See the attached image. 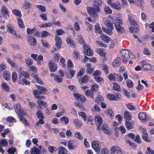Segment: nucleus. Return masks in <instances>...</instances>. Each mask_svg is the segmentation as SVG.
<instances>
[{
  "mask_svg": "<svg viewBox=\"0 0 154 154\" xmlns=\"http://www.w3.org/2000/svg\"><path fill=\"white\" fill-rule=\"evenodd\" d=\"M99 142L97 141H93L92 143V146L97 152H98L100 150V148L99 146Z\"/></svg>",
  "mask_w": 154,
  "mask_h": 154,
  "instance_id": "1a4fd4ad",
  "label": "nucleus"
},
{
  "mask_svg": "<svg viewBox=\"0 0 154 154\" xmlns=\"http://www.w3.org/2000/svg\"><path fill=\"white\" fill-rule=\"evenodd\" d=\"M60 121L64 123L65 124H67L69 122V119L66 117L63 116L60 118Z\"/></svg>",
  "mask_w": 154,
  "mask_h": 154,
  "instance_id": "37998d69",
  "label": "nucleus"
},
{
  "mask_svg": "<svg viewBox=\"0 0 154 154\" xmlns=\"http://www.w3.org/2000/svg\"><path fill=\"white\" fill-rule=\"evenodd\" d=\"M19 118L20 120L23 122L25 125L27 126L29 125L26 119L23 116H20Z\"/></svg>",
  "mask_w": 154,
  "mask_h": 154,
  "instance_id": "393cba45",
  "label": "nucleus"
},
{
  "mask_svg": "<svg viewBox=\"0 0 154 154\" xmlns=\"http://www.w3.org/2000/svg\"><path fill=\"white\" fill-rule=\"evenodd\" d=\"M94 7H88L87 8V12L90 16L97 18L98 17L97 13L100 11L99 6L101 5L102 1L101 0H94Z\"/></svg>",
  "mask_w": 154,
  "mask_h": 154,
  "instance_id": "f257e3e1",
  "label": "nucleus"
},
{
  "mask_svg": "<svg viewBox=\"0 0 154 154\" xmlns=\"http://www.w3.org/2000/svg\"><path fill=\"white\" fill-rule=\"evenodd\" d=\"M127 85V86L130 88H132L133 87L134 84L131 80L128 79L126 81Z\"/></svg>",
  "mask_w": 154,
  "mask_h": 154,
  "instance_id": "4c0bfd02",
  "label": "nucleus"
},
{
  "mask_svg": "<svg viewBox=\"0 0 154 154\" xmlns=\"http://www.w3.org/2000/svg\"><path fill=\"white\" fill-rule=\"evenodd\" d=\"M12 12L13 14L17 16H19L20 17H22V15L21 12L19 10L15 9L13 10Z\"/></svg>",
  "mask_w": 154,
  "mask_h": 154,
  "instance_id": "e433bc0d",
  "label": "nucleus"
},
{
  "mask_svg": "<svg viewBox=\"0 0 154 154\" xmlns=\"http://www.w3.org/2000/svg\"><path fill=\"white\" fill-rule=\"evenodd\" d=\"M115 27L117 32L119 34H121L125 32V30L123 29L122 27L121 26H116Z\"/></svg>",
  "mask_w": 154,
  "mask_h": 154,
  "instance_id": "5701e85b",
  "label": "nucleus"
},
{
  "mask_svg": "<svg viewBox=\"0 0 154 154\" xmlns=\"http://www.w3.org/2000/svg\"><path fill=\"white\" fill-rule=\"evenodd\" d=\"M113 88L116 91H119L120 90V87L119 85L116 82L113 84Z\"/></svg>",
  "mask_w": 154,
  "mask_h": 154,
  "instance_id": "c85d7f7f",
  "label": "nucleus"
},
{
  "mask_svg": "<svg viewBox=\"0 0 154 154\" xmlns=\"http://www.w3.org/2000/svg\"><path fill=\"white\" fill-rule=\"evenodd\" d=\"M95 32L96 33H99L100 34L102 33V31L101 30L100 25L98 24L95 26Z\"/></svg>",
  "mask_w": 154,
  "mask_h": 154,
  "instance_id": "473e14b6",
  "label": "nucleus"
},
{
  "mask_svg": "<svg viewBox=\"0 0 154 154\" xmlns=\"http://www.w3.org/2000/svg\"><path fill=\"white\" fill-rule=\"evenodd\" d=\"M57 35H61L65 33L64 31L62 29H58L56 31Z\"/></svg>",
  "mask_w": 154,
  "mask_h": 154,
  "instance_id": "3c124183",
  "label": "nucleus"
},
{
  "mask_svg": "<svg viewBox=\"0 0 154 154\" xmlns=\"http://www.w3.org/2000/svg\"><path fill=\"white\" fill-rule=\"evenodd\" d=\"M115 75L116 76V79L117 81L120 82L123 80V78L121 74H115Z\"/></svg>",
  "mask_w": 154,
  "mask_h": 154,
  "instance_id": "052dcab7",
  "label": "nucleus"
},
{
  "mask_svg": "<svg viewBox=\"0 0 154 154\" xmlns=\"http://www.w3.org/2000/svg\"><path fill=\"white\" fill-rule=\"evenodd\" d=\"M7 62L9 64L13 67L16 66V63L14 61H13L10 58H8L7 60Z\"/></svg>",
  "mask_w": 154,
  "mask_h": 154,
  "instance_id": "a18cd8bd",
  "label": "nucleus"
},
{
  "mask_svg": "<svg viewBox=\"0 0 154 154\" xmlns=\"http://www.w3.org/2000/svg\"><path fill=\"white\" fill-rule=\"evenodd\" d=\"M28 41L31 46H35L36 45V39L30 36L28 38Z\"/></svg>",
  "mask_w": 154,
  "mask_h": 154,
  "instance_id": "dca6fc26",
  "label": "nucleus"
},
{
  "mask_svg": "<svg viewBox=\"0 0 154 154\" xmlns=\"http://www.w3.org/2000/svg\"><path fill=\"white\" fill-rule=\"evenodd\" d=\"M33 94L35 97H37L39 95V94H42L41 92L38 89L34 90L33 92Z\"/></svg>",
  "mask_w": 154,
  "mask_h": 154,
  "instance_id": "864d4df0",
  "label": "nucleus"
},
{
  "mask_svg": "<svg viewBox=\"0 0 154 154\" xmlns=\"http://www.w3.org/2000/svg\"><path fill=\"white\" fill-rule=\"evenodd\" d=\"M36 87L41 92L42 94H45V92L48 91V90L47 89L42 86L39 85H36Z\"/></svg>",
  "mask_w": 154,
  "mask_h": 154,
  "instance_id": "412c9836",
  "label": "nucleus"
},
{
  "mask_svg": "<svg viewBox=\"0 0 154 154\" xmlns=\"http://www.w3.org/2000/svg\"><path fill=\"white\" fill-rule=\"evenodd\" d=\"M83 46L84 49V53L88 56H90L93 55V52L91 51L90 48L85 44H83Z\"/></svg>",
  "mask_w": 154,
  "mask_h": 154,
  "instance_id": "6e6552de",
  "label": "nucleus"
},
{
  "mask_svg": "<svg viewBox=\"0 0 154 154\" xmlns=\"http://www.w3.org/2000/svg\"><path fill=\"white\" fill-rule=\"evenodd\" d=\"M140 120L143 122H144L149 119L148 116H138Z\"/></svg>",
  "mask_w": 154,
  "mask_h": 154,
  "instance_id": "09e8293b",
  "label": "nucleus"
},
{
  "mask_svg": "<svg viewBox=\"0 0 154 154\" xmlns=\"http://www.w3.org/2000/svg\"><path fill=\"white\" fill-rule=\"evenodd\" d=\"M103 10L107 14H111L112 13V10L108 6H106L104 7Z\"/></svg>",
  "mask_w": 154,
  "mask_h": 154,
  "instance_id": "b1692460",
  "label": "nucleus"
},
{
  "mask_svg": "<svg viewBox=\"0 0 154 154\" xmlns=\"http://www.w3.org/2000/svg\"><path fill=\"white\" fill-rule=\"evenodd\" d=\"M54 80L58 83L61 82L63 80V78L60 77L58 75H56L54 76Z\"/></svg>",
  "mask_w": 154,
  "mask_h": 154,
  "instance_id": "ea45409f",
  "label": "nucleus"
},
{
  "mask_svg": "<svg viewBox=\"0 0 154 154\" xmlns=\"http://www.w3.org/2000/svg\"><path fill=\"white\" fill-rule=\"evenodd\" d=\"M4 78L7 81H9L10 79V76L9 73L7 71L4 72L3 74Z\"/></svg>",
  "mask_w": 154,
  "mask_h": 154,
  "instance_id": "a878e982",
  "label": "nucleus"
},
{
  "mask_svg": "<svg viewBox=\"0 0 154 154\" xmlns=\"http://www.w3.org/2000/svg\"><path fill=\"white\" fill-rule=\"evenodd\" d=\"M102 66L103 67V69L105 72L107 74H108L109 67L106 64H102Z\"/></svg>",
  "mask_w": 154,
  "mask_h": 154,
  "instance_id": "13d9d810",
  "label": "nucleus"
},
{
  "mask_svg": "<svg viewBox=\"0 0 154 154\" xmlns=\"http://www.w3.org/2000/svg\"><path fill=\"white\" fill-rule=\"evenodd\" d=\"M15 112L20 116L25 115V113L23 110L21 109L20 105L18 103L14 107Z\"/></svg>",
  "mask_w": 154,
  "mask_h": 154,
  "instance_id": "20e7f679",
  "label": "nucleus"
},
{
  "mask_svg": "<svg viewBox=\"0 0 154 154\" xmlns=\"http://www.w3.org/2000/svg\"><path fill=\"white\" fill-rule=\"evenodd\" d=\"M98 85L97 84H94L92 85L91 89L92 90L94 93L96 92L98 90Z\"/></svg>",
  "mask_w": 154,
  "mask_h": 154,
  "instance_id": "de8ad7c7",
  "label": "nucleus"
},
{
  "mask_svg": "<svg viewBox=\"0 0 154 154\" xmlns=\"http://www.w3.org/2000/svg\"><path fill=\"white\" fill-rule=\"evenodd\" d=\"M110 6L112 8L119 10L121 9V6H120V4L118 2H117L115 3H112Z\"/></svg>",
  "mask_w": 154,
  "mask_h": 154,
  "instance_id": "f3484780",
  "label": "nucleus"
},
{
  "mask_svg": "<svg viewBox=\"0 0 154 154\" xmlns=\"http://www.w3.org/2000/svg\"><path fill=\"white\" fill-rule=\"evenodd\" d=\"M18 25L20 28H23L24 27L23 22L22 19L20 18L17 19Z\"/></svg>",
  "mask_w": 154,
  "mask_h": 154,
  "instance_id": "7c9ffc66",
  "label": "nucleus"
},
{
  "mask_svg": "<svg viewBox=\"0 0 154 154\" xmlns=\"http://www.w3.org/2000/svg\"><path fill=\"white\" fill-rule=\"evenodd\" d=\"M74 96L76 99L82 103L85 102L86 100V98L85 96L80 94H74Z\"/></svg>",
  "mask_w": 154,
  "mask_h": 154,
  "instance_id": "39448f33",
  "label": "nucleus"
},
{
  "mask_svg": "<svg viewBox=\"0 0 154 154\" xmlns=\"http://www.w3.org/2000/svg\"><path fill=\"white\" fill-rule=\"evenodd\" d=\"M67 65L69 69H72L74 67V65L72 62L70 60H68Z\"/></svg>",
  "mask_w": 154,
  "mask_h": 154,
  "instance_id": "c03bdc74",
  "label": "nucleus"
},
{
  "mask_svg": "<svg viewBox=\"0 0 154 154\" xmlns=\"http://www.w3.org/2000/svg\"><path fill=\"white\" fill-rule=\"evenodd\" d=\"M17 78V73L15 72H14L12 73V77L13 82H15L16 81Z\"/></svg>",
  "mask_w": 154,
  "mask_h": 154,
  "instance_id": "4d7b16f0",
  "label": "nucleus"
},
{
  "mask_svg": "<svg viewBox=\"0 0 154 154\" xmlns=\"http://www.w3.org/2000/svg\"><path fill=\"white\" fill-rule=\"evenodd\" d=\"M37 103L39 105L44 106L46 107L47 106V103L45 101L42 100H38L37 101Z\"/></svg>",
  "mask_w": 154,
  "mask_h": 154,
  "instance_id": "f704fd0d",
  "label": "nucleus"
},
{
  "mask_svg": "<svg viewBox=\"0 0 154 154\" xmlns=\"http://www.w3.org/2000/svg\"><path fill=\"white\" fill-rule=\"evenodd\" d=\"M69 72L70 74V76H69L67 75V76L68 78L69 79L72 78L74 76L75 73V71L74 70L71 69H69Z\"/></svg>",
  "mask_w": 154,
  "mask_h": 154,
  "instance_id": "8fccbe9b",
  "label": "nucleus"
},
{
  "mask_svg": "<svg viewBox=\"0 0 154 154\" xmlns=\"http://www.w3.org/2000/svg\"><path fill=\"white\" fill-rule=\"evenodd\" d=\"M97 53L102 56H104L105 54L104 51L101 49H98L97 50Z\"/></svg>",
  "mask_w": 154,
  "mask_h": 154,
  "instance_id": "5fc2aeb1",
  "label": "nucleus"
},
{
  "mask_svg": "<svg viewBox=\"0 0 154 154\" xmlns=\"http://www.w3.org/2000/svg\"><path fill=\"white\" fill-rule=\"evenodd\" d=\"M130 51L127 49H123L121 50V53L122 56L125 58L127 59L129 57V54Z\"/></svg>",
  "mask_w": 154,
  "mask_h": 154,
  "instance_id": "ddd939ff",
  "label": "nucleus"
},
{
  "mask_svg": "<svg viewBox=\"0 0 154 154\" xmlns=\"http://www.w3.org/2000/svg\"><path fill=\"white\" fill-rule=\"evenodd\" d=\"M1 13L2 16H0V17H9V12L7 8L5 5H3L1 8Z\"/></svg>",
  "mask_w": 154,
  "mask_h": 154,
  "instance_id": "423d86ee",
  "label": "nucleus"
},
{
  "mask_svg": "<svg viewBox=\"0 0 154 154\" xmlns=\"http://www.w3.org/2000/svg\"><path fill=\"white\" fill-rule=\"evenodd\" d=\"M16 150L17 149L16 148L14 147H12L8 149L7 150V152L8 153L10 154H13L16 151Z\"/></svg>",
  "mask_w": 154,
  "mask_h": 154,
  "instance_id": "58836bf2",
  "label": "nucleus"
},
{
  "mask_svg": "<svg viewBox=\"0 0 154 154\" xmlns=\"http://www.w3.org/2000/svg\"><path fill=\"white\" fill-rule=\"evenodd\" d=\"M123 23V22L122 19L119 17H116L114 22L113 23L115 27L122 26Z\"/></svg>",
  "mask_w": 154,
  "mask_h": 154,
  "instance_id": "4468645a",
  "label": "nucleus"
},
{
  "mask_svg": "<svg viewBox=\"0 0 154 154\" xmlns=\"http://www.w3.org/2000/svg\"><path fill=\"white\" fill-rule=\"evenodd\" d=\"M108 127L106 125H103L102 127V129L104 131V133L106 134H108L109 132L107 129Z\"/></svg>",
  "mask_w": 154,
  "mask_h": 154,
  "instance_id": "603ef678",
  "label": "nucleus"
},
{
  "mask_svg": "<svg viewBox=\"0 0 154 154\" xmlns=\"http://www.w3.org/2000/svg\"><path fill=\"white\" fill-rule=\"evenodd\" d=\"M120 94L117 93L114 94H109L107 95V98L110 100L115 101L118 100L120 98Z\"/></svg>",
  "mask_w": 154,
  "mask_h": 154,
  "instance_id": "7ed1b4c3",
  "label": "nucleus"
},
{
  "mask_svg": "<svg viewBox=\"0 0 154 154\" xmlns=\"http://www.w3.org/2000/svg\"><path fill=\"white\" fill-rule=\"evenodd\" d=\"M2 88L5 91H9L10 90V88L8 86L7 84L5 83H3L2 85Z\"/></svg>",
  "mask_w": 154,
  "mask_h": 154,
  "instance_id": "c9c22d12",
  "label": "nucleus"
},
{
  "mask_svg": "<svg viewBox=\"0 0 154 154\" xmlns=\"http://www.w3.org/2000/svg\"><path fill=\"white\" fill-rule=\"evenodd\" d=\"M31 4L29 2L26 1L23 5V8L24 9H26L27 8H30Z\"/></svg>",
  "mask_w": 154,
  "mask_h": 154,
  "instance_id": "2f4dec72",
  "label": "nucleus"
},
{
  "mask_svg": "<svg viewBox=\"0 0 154 154\" xmlns=\"http://www.w3.org/2000/svg\"><path fill=\"white\" fill-rule=\"evenodd\" d=\"M26 63L28 66L32 65L33 63V60L30 58H28L26 60Z\"/></svg>",
  "mask_w": 154,
  "mask_h": 154,
  "instance_id": "0e129e2a",
  "label": "nucleus"
},
{
  "mask_svg": "<svg viewBox=\"0 0 154 154\" xmlns=\"http://www.w3.org/2000/svg\"><path fill=\"white\" fill-rule=\"evenodd\" d=\"M85 94L86 96L88 97H91L94 99V93L92 89L87 90L84 91Z\"/></svg>",
  "mask_w": 154,
  "mask_h": 154,
  "instance_id": "2eb2a0df",
  "label": "nucleus"
},
{
  "mask_svg": "<svg viewBox=\"0 0 154 154\" xmlns=\"http://www.w3.org/2000/svg\"><path fill=\"white\" fill-rule=\"evenodd\" d=\"M128 19L131 27L129 28L130 31L132 33H136L139 31L138 25L136 22L130 16H128Z\"/></svg>",
  "mask_w": 154,
  "mask_h": 154,
  "instance_id": "f03ea898",
  "label": "nucleus"
},
{
  "mask_svg": "<svg viewBox=\"0 0 154 154\" xmlns=\"http://www.w3.org/2000/svg\"><path fill=\"white\" fill-rule=\"evenodd\" d=\"M55 41L56 47L58 48V49L60 48L62 44V41L60 37L56 36H55Z\"/></svg>",
  "mask_w": 154,
  "mask_h": 154,
  "instance_id": "9d476101",
  "label": "nucleus"
},
{
  "mask_svg": "<svg viewBox=\"0 0 154 154\" xmlns=\"http://www.w3.org/2000/svg\"><path fill=\"white\" fill-rule=\"evenodd\" d=\"M73 142H71L70 141H69L68 144V147L69 150L74 149L75 148V146H72Z\"/></svg>",
  "mask_w": 154,
  "mask_h": 154,
  "instance_id": "bf43d9fd",
  "label": "nucleus"
},
{
  "mask_svg": "<svg viewBox=\"0 0 154 154\" xmlns=\"http://www.w3.org/2000/svg\"><path fill=\"white\" fill-rule=\"evenodd\" d=\"M147 151L146 152V154H154V151L151 149L149 147L147 148Z\"/></svg>",
  "mask_w": 154,
  "mask_h": 154,
  "instance_id": "774afa93",
  "label": "nucleus"
},
{
  "mask_svg": "<svg viewBox=\"0 0 154 154\" xmlns=\"http://www.w3.org/2000/svg\"><path fill=\"white\" fill-rule=\"evenodd\" d=\"M42 37H44L45 38L50 35V34L46 31H43L42 32Z\"/></svg>",
  "mask_w": 154,
  "mask_h": 154,
  "instance_id": "6e6d98bb",
  "label": "nucleus"
},
{
  "mask_svg": "<svg viewBox=\"0 0 154 154\" xmlns=\"http://www.w3.org/2000/svg\"><path fill=\"white\" fill-rule=\"evenodd\" d=\"M121 61V58L120 57H117L112 62V65L113 67H116L118 66Z\"/></svg>",
  "mask_w": 154,
  "mask_h": 154,
  "instance_id": "6ab92c4d",
  "label": "nucleus"
},
{
  "mask_svg": "<svg viewBox=\"0 0 154 154\" xmlns=\"http://www.w3.org/2000/svg\"><path fill=\"white\" fill-rule=\"evenodd\" d=\"M41 152L38 148H36L34 146L31 150V154H40Z\"/></svg>",
  "mask_w": 154,
  "mask_h": 154,
  "instance_id": "aec40b11",
  "label": "nucleus"
},
{
  "mask_svg": "<svg viewBox=\"0 0 154 154\" xmlns=\"http://www.w3.org/2000/svg\"><path fill=\"white\" fill-rule=\"evenodd\" d=\"M35 27H34L32 29L27 28L26 29L27 33L28 35H30L32 33H33V32L35 30Z\"/></svg>",
  "mask_w": 154,
  "mask_h": 154,
  "instance_id": "680f3d73",
  "label": "nucleus"
},
{
  "mask_svg": "<svg viewBox=\"0 0 154 154\" xmlns=\"http://www.w3.org/2000/svg\"><path fill=\"white\" fill-rule=\"evenodd\" d=\"M142 68L145 70H149L152 68V66L149 64H144L142 65Z\"/></svg>",
  "mask_w": 154,
  "mask_h": 154,
  "instance_id": "cd10ccee",
  "label": "nucleus"
},
{
  "mask_svg": "<svg viewBox=\"0 0 154 154\" xmlns=\"http://www.w3.org/2000/svg\"><path fill=\"white\" fill-rule=\"evenodd\" d=\"M75 137L79 140H82L83 139V136L79 132H76L75 134Z\"/></svg>",
  "mask_w": 154,
  "mask_h": 154,
  "instance_id": "a19ab883",
  "label": "nucleus"
},
{
  "mask_svg": "<svg viewBox=\"0 0 154 154\" xmlns=\"http://www.w3.org/2000/svg\"><path fill=\"white\" fill-rule=\"evenodd\" d=\"M105 24L107 26L108 28H109V30L112 31L113 30V26L111 23L106 22L105 23Z\"/></svg>",
  "mask_w": 154,
  "mask_h": 154,
  "instance_id": "79ce46f5",
  "label": "nucleus"
},
{
  "mask_svg": "<svg viewBox=\"0 0 154 154\" xmlns=\"http://www.w3.org/2000/svg\"><path fill=\"white\" fill-rule=\"evenodd\" d=\"M106 113L108 115L112 116L114 113L111 109H106L105 111Z\"/></svg>",
  "mask_w": 154,
  "mask_h": 154,
  "instance_id": "338daca9",
  "label": "nucleus"
},
{
  "mask_svg": "<svg viewBox=\"0 0 154 154\" xmlns=\"http://www.w3.org/2000/svg\"><path fill=\"white\" fill-rule=\"evenodd\" d=\"M89 81V78L87 75H85L81 79L79 80V82L80 84L86 83Z\"/></svg>",
  "mask_w": 154,
  "mask_h": 154,
  "instance_id": "a211bd4d",
  "label": "nucleus"
},
{
  "mask_svg": "<svg viewBox=\"0 0 154 154\" xmlns=\"http://www.w3.org/2000/svg\"><path fill=\"white\" fill-rule=\"evenodd\" d=\"M48 150L49 152L51 153H53V151H57V149L54 146H50L48 148Z\"/></svg>",
  "mask_w": 154,
  "mask_h": 154,
  "instance_id": "e2e57ef3",
  "label": "nucleus"
},
{
  "mask_svg": "<svg viewBox=\"0 0 154 154\" xmlns=\"http://www.w3.org/2000/svg\"><path fill=\"white\" fill-rule=\"evenodd\" d=\"M74 123L75 124V127L77 128H80L82 125L81 121L78 119L74 120Z\"/></svg>",
  "mask_w": 154,
  "mask_h": 154,
  "instance_id": "bb28decb",
  "label": "nucleus"
},
{
  "mask_svg": "<svg viewBox=\"0 0 154 154\" xmlns=\"http://www.w3.org/2000/svg\"><path fill=\"white\" fill-rule=\"evenodd\" d=\"M0 144L2 145V146H7L8 144V141L6 140L3 139L0 140Z\"/></svg>",
  "mask_w": 154,
  "mask_h": 154,
  "instance_id": "72a5a7b5",
  "label": "nucleus"
},
{
  "mask_svg": "<svg viewBox=\"0 0 154 154\" xmlns=\"http://www.w3.org/2000/svg\"><path fill=\"white\" fill-rule=\"evenodd\" d=\"M67 43L68 44H70L71 46L74 47V41L69 38H68L67 40Z\"/></svg>",
  "mask_w": 154,
  "mask_h": 154,
  "instance_id": "69168bd1",
  "label": "nucleus"
},
{
  "mask_svg": "<svg viewBox=\"0 0 154 154\" xmlns=\"http://www.w3.org/2000/svg\"><path fill=\"white\" fill-rule=\"evenodd\" d=\"M36 7L38 8L42 12H45L46 11L45 7L42 5H38Z\"/></svg>",
  "mask_w": 154,
  "mask_h": 154,
  "instance_id": "49530a36",
  "label": "nucleus"
},
{
  "mask_svg": "<svg viewBox=\"0 0 154 154\" xmlns=\"http://www.w3.org/2000/svg\"><path fill=\"white\" fill-rule=\"evenodd\" d=\"M58 154H66V150L63 147H60L58 149Z\"/></svg>",
  "mask_w": 154,
  "mask_h": 154,
  "instance_id": "4be33fe9",
  "label": "nucleus"
},
{
  "mask_svg": "<svg viewBox=\"0 0 154 154\" xmlns=\"http://www.w3.org/2000/svg\"><path fill=\"white\" fill-rule=\"evenodd\" d=\"M48 67L50 71L51 72H54L57 69V67L55 64L50 60L48 62Z\"/></svg>",
  "mask_w": 154,
  "mask_h": 154,
  "instance_id": "0eeeda50",
  "label": "nucleus"
},
{
  "mask_svg": "<svg viewBox=\"0 0 154 154\" xmlns=\"http://www.w3.org/2000/svg\"><path fill=\"white\" fill-rule=\"evenodd\" d=\"M119 152H122L120 148L118 146H113L111 149L110 153L111 154H114L115 153H118Z\"/></svg>",
  "mask_w": 154,
  "mask_h": 154,
  "instance_id": "f8f14e48",
  "label": "nucleus"
},
{
  "mask_svg": "<svg viewBox=\"0 0 154 154\" xmlns=\"http://www.w3.org/2000/svg\"><path fill=\"white\" fill-rule=\"evenodd\" d=\"M100 37L103 38V41L106 43L108 42L110 40V38L109 37L103 34L101 35Z\"/></svg>",
  "mask_w": 154,
  "mask_h": 154,
  "instance_id": "c756f323",
  "label": "nucleus"
},
{
  "mask_svg": "<svg viewBox=\"0 0 154 154\" xmlns=\"http://www.w3.org/2000/svg\"><path fill=\"white\" fill-rule=\"evenodd\" d=\"M125 125L127 130H128L133 129L134 127V125L133 123L131 122L128 121H125Z\"/></svg>",
  "mask_w": 154,
  "mask_h": 154,
  "instance_id": "9b49d317",
  "label": "nucleus"
}]
</instances>
